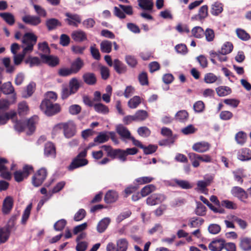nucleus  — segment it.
<instances>
[{
  "instance_id": "obj_1",
  "label": "nucleus",
  "mask_w": 251,
  "mask_h": 251,
  "mask_svg": "<svg viewBox=\"0 0 251 251\" xmlns=\"http://www.w3.org/2000/svg\"><path fill=\"white\" fill-rule=\"evenodd\" d=\"M37 37L32 33H26L22 39L23 51L22 53L15 54L13 56V60L15 65H19L21 63L25 55L31 52L33 50V47L36 44Z\"/></svg>"
},
{
  "instance_id": "obj_2",
  "label": "nucleus",
  "mask_w": 251,
  "mask_h": 251,
  "mask_svg": "<svg viewBox=\"0 0 251 251\" xmlns=\"http://www.w3.org/2000/svg\"><path fill=\"white\" fill-rule=\"evenodd\" d=\"M38 121V117L33 116L28 119L26 122L23 120H16L14 122L15 129L18 132H22L26 127L29 131L28 134H31L35 129L36 124Z\"/></svg>"
},
{
  "instance_id": "obj_3",
  "label": "nucleus",
  "mask_w": 251,
  "mask_h": 251,
  "mask_svg": "<svg viewBox=\"0 0 251 251\" xmlns=\"http://www.w3.org/2000/svg\"><path fill=\"white\" fill-rule=\"evenodd\" d=\"M41 110L47 116H52L61 110L60 105L57 103H53L52 101L45 100L42 101L40 105Z\"/></svg>"
},
{
  "instance_id": "obj_4",
  "label": "nucleus",
  "mask_w": 251,
  "mask_h": 251,
  "mask_svg": "<svg viewBox=\"0 0 251 251\" xmlns=\"http://www.w3.org/2000/svg\"><path fill=\"white\" fill-rule=\"evenodd\" d=\"M55 128L62 129L65 137L67 138L73 137L76 132L75 125L73 121L59 124Z\"/></svg>"
},
{
  "instance_id": "obj_5",
  "label": "nucleus",
  "mask_w": 251,
  "mask_h": 251,
  "mask_svg": "<svg viewBox=\"0 0 251 251\" xmlns=\"http://www.w3.org/2000/svg\"><path fill=\"white\" fill-rule=\"evenodd\" d=\"M87 150H85L80 152L77 156L74 159L68 168L70 170L85 166L88 164V161L85 159L86 155Z\"/></svg>"
},
{
  "instance_id": "obj_6",
  "label": "nucleus",
  "mask_w": 251,
  "mask_h": 251,
  "mask_svg": "<svg viewBox=\"0 0 251 251\" xmlns=\"http://www.w3.org/2000/svg\"><path fill=\"white\" fill-rule=\"evenodd\" d=\"M47 176V170L42 168L38 171L32 177V182L34 186L38 187L41 185Z\"/></svg>"
},
{
  "instance_id": "obj_7",
  "label": "nucleus",
  "mask_w": 251,
  "mask_h": 251,
  "mask_svg": "<svg viewBox=\"0 0 251 251\" xmlns=\"http://www.w3.org/2000/svg\"><path fill=\"white\" fill-rule=\"evenodd\" d=\"M166 199V196L163 194H153L147 199L146 203L149 205H155L163 202Z\"/></svg>"
},
{
  "instance_id": "obj_8",
  "label": "nucleus",
  "mask_w": 251,
  "mask_h": 251,
  "mask_svg": "<svg viewBox=\"0 0 251 251\" xmlns=\"http://www.w3.org/2000/svg\"><path fill=\"white\" fill-rule=\"evenodd\" d=\"M65 16L67 18L65 21L69 25L77 27L78 25L81 23V18L78 14L66 13Z\"/></svg>"
},
{
  "instance_id": "obj_9",
  "label": "nucleus",
  "mask_w": 251,
  "mask_h": 251,
  "mask_svg": "<svg viewBox=\"0 0 251 251\" xmlns=\"http://www.w3.org/2000/svg\"><path fill=\"white\" fill-rule=\"evenodd\" d=\"M231 194L237 197L244 202H247L246 200L248 198V194L243 189L238 186L233 187L231 190Z\"/></svg>"
},
{
  "instance_id": "obj_10",
  "label": "nucleus",
  "mask_w": 251,
  "mask_h": 251,
  "mask_svg": "<svg viewBox=\"0 0 251 251\" xmlns=\"http://www.w3.org/2000/svg\"><path fill=\"white\" fill-rule=\"evenodd\" d=\"M33 168L31 166L26 165L24 167L23 171H17L14 173L15 180L20 182L32 172Z\"/></svg>"
},
{
  "instance_id": "obj_11",
  "label": "nucleus",
  "mask_w": 251,
  "mask_h": 251,
  "mask_svg": "<svg viewBox=\"0 0 251 251\" xmlns=\"http://www.w3.org/2000/svg\"><path fill=\"white\" fill-rule=\"evenodd\" d=\"M71 37L76 42H82L87 40L86 32L81 29L73 31L71 33Z\"/></svg>"
},
{
  "instance_id": "obj_12",
  "label": "nucleus",
  "mask_w": 251,
  "mask_h": 251,
  "mask_svg": "<svg viewBox=\"0 0 251 251\" xmlns=\"http://www.w3.org/2000/svg\"><path fill=\"white\" fill-rule=\"evenodd\" d=\"M22 21L25 24L33 26H36L40 24L41 20L39 16L26 15L22 17Z\"/></svg>"
},
{
  "instance_id": "obj_13",
  "label": "nucleus",
  "mask_w": 251,
  "mask_h": 251,
  "mask_svg": "<svg viewBox=\"0 0 251 251\" xmlns=\"http://www.w3.org/2000/svg\"><path fill=\"white\" fill-rule=\"evenodd\" d=\"M210 148V145L206 142H200L194 144L192 149L194 151L202 153L208 151Z\"/></svg>"
},
{
  "instance_id": "obj_14",
  "label": "nucleus",
  "mask_w": 251,
  "mask_h": 251,
  "mask_svg": "<svg viewBox=\"0 0 251 251\" xmlns=\"http://www.w3.org/2000/svg\"><path fill=\"white\" fill-rule=\"evenodd\" d=\"M237 158L242 161L251 160V151L248 148H243L237 152Z\"/></svg>"
},
{
  "instance_id": "obj_15",
  "label": "nucleus",
  "mask_w": 251,
  "mask_h": 251,
  "mask_svg": "<svg viewBox=\"0 0 251 251\" xmlns=\"http://www.w3.org/2000/svg\"><path fill=\"white\" fill-rule=\"evenodd\" d=\"M225 240L223 239H216L212 241L208 246L211 251H221L224 247Z\"/></svg>"
},
{
  "instance_id": "obj_16",
  "label": "nucleus",
  "mask_w": 251,
  "mask_h": 251,
  "mask_svg": "<svg viewBox=\"0 0 251 251\" xmlns=\"http://www.w3.org/2000/svg\"><path fill=\"white\" fill-rule=\"evenodd\" d=\"M13 206V200L12 197H6L3 202L2 212L6 215L10 213Z\"/></svg>"
},
{
  "instance_id": "obj_17",
  "label": "nucleus",
  "mask_w": 251,
  "mask_h": 251,
  "mask_svg": "<svg viewBox=\"0 0 251 251\" xmlns=\"http://www.w3.org/2000/svg\"><path fill=\"white\" fill-rule=\"evenodd\" d=\"M10 230L7 226H0V245L6 243L10 235Z\"/></svg>"
},
{
  "instance_id": "obj_18",
  "label": "nucleus",
  "mask_w": 251,
  "mask_h": 251,
  "mask_svg": "<svg viewBox=\"0 0 251 251\" xmlns=\"http://www.w3.org/2000/svg\"><path fill=\"white\" fill-rule=\"evenodd\" d=\"M40 56L43 61L50 66H55L59 63V59L56 57L43 54H41Z\"/></svg>"
},
{
  "instance_id": "obj_19",
  "label": "nucleus",
  "mask_w": 251,
  "mask_h": 251,
  "mask_svg": "<svg viewBox=\"0 0 251 251\" xmlns=\"http://www.w3.org/2000/svg\"><path fill=\"white\" fill-rule=\"evenodd\" d=\"M111 222L109 218L106 217L101 220L98 224L97 230L99 233L103 232L107 228Z\"/></svg>"
},
{
  "instance_id": "obj_20",
  "label": "nucleus",
  "mask_w": 251,
  "mask_h": 251,
  "mask_svg": "<svg viewBox=\"0 0 251 251\" xmlns=\"http://www.w3.org/2000/svg\"><path fill=\"white\" fill-rule=\"evenodd\" d=\"M239 247L244 251H251V238L249 237L241 238Z\"/></svg>"
},
{
  "instance_id": "obj_21",
  "label": "nucleus",
  "mask_w": 251,
  "mask_h": 251,
  "mask_svg": "<svg viewBox=\"0 0 251 251\" xmlns=\"http://www.w3.org/2000/svg\"><path fill=\"white\" fill-rule=\"evenodd\" d=\"M44 153L46 156L54 157L56 155L55 148L51 142L47 143L45 146Z\"/></svg>"
},
{
  "instance_id": "obj_22",
  "label": "nucleus",
  "mask_w": 251,
  "mask_h": 251,
  "mask_svg": "<svg viewBox=\"0 0 251 251\" xmlns=\"http://www.w3.org/2000/svg\"><path fill=\"white\" fill-rule=\"evenodd\" d=\"M116 131L123 139H129L131 137L130 133L129 130L123 125H120L117 126L116 127Z\"/></svg>"
},
{
  "instance_id": "obj_23",
  "label": "nucleus",
  "mask_w": 251,
  "mask_h": 251,
  "mask_svg": "<svg viewBox=\"0 0 251 251\" xmlns=\"http://www.w3.org/2000/svg\"><path fill=\"white\" fill-rule=\"evenodd\" d=\"M16 115V112L15 111H10L9 112H4L0 114V124H5L10 119L14 118Z\"/></svg>"
},
{
  "instance_id": "obj_24",
  "label": "nucleus",
  "mask_w": 251,
  "mask_h": 251,
  "mask_svg": "<svg viewBox=\"0 0 251 251\" xmlns=\"http://www.w3.org/2000/svg\"><path fill=\"white\" fill-rule=\"evenodd\" d=\"M118 198L117 193L114 191L110 190L105 194L104 201L106 203H110L116 201Z\"/></svg>"
},
{
  "instance_id": "obj_25",
  "label": "nucleus",
  "mask_w": 251,
  "mask_h": 251,
  "mask_svg": "<svg viewBox=\"0 0 251 251\" xmlns=\"http://www.w3.org/2000/svg\"><path fill=\"white\" fill-rule=\"evenodd\" d=\"M208 16V6L206 5L202 6L199 10L198 13L195 17L192 19H199L202 20L204 19Z\"/></svg>"
},
{
  "instance_id": "obj_26",
  "label": "nucleus",
  "mask_w": 251,
  "mask_h": 251,
  "mask_svg": "<svg viewBox=\"0 0 251 251\" xmlns=\"http://www.w3.org/2000/svg\"><path fill=\"white\" fill-rule=\"evenodd\" d=\"M16 100V95L15 94L13 95L12 96L11 100L10 101H8L4 99H0V110H4L7 109L11 104L14 103L15 102Z\"/></svg>"
},
{
  "instance_id": "obj_27",
  "label": "nucleus",
  "mask_w": 251,
  "mask_h": 251,
  "mask_svg": "<svg viewBox=\"0 0 251 251\" xmlns=\"http://www.w3.org/2000/svg\"><path fill=\"white\" fill-rule=\"evenodd\" d=\"M101 148L103 149L107 153V155L112 159L117 157V153L119 151V149H113L110 146L107 145L102 146Z\"/></svg>"
},
{
  "instance_id": "obj_28",
  "label": "nucleus",
  "mask_w": 251,
  "mask_h": 251,
  "mask_svg": "<svg viewBox=\"0 0 251 251\" xmlns=\"http://www.w3.org/2000/svg\"><path fill=\"white\" fill-rule=\"evenodd\" d=\"M83 65V61L80 58H77L72 63L71 69L74 74H76L81 69Z\"/></svg>"
},
{
  "instance_id": "obj_29",
  "label": "nucleus",
  "mask_w": 251,
  "mask_h": 251,
  "mask_svg": "<svg viewBox=\"0 0 251 251\" xmlns=\"http://www.w3.org/2000/svg\"><path fill=\"white\" fill-rule=\"evenodd\" d=\"M139 6L143 9L150 10L153 6L152 0H137Z\"/></svg>"
},
{
  "instance_id": "obj_30",
  "label": "nucleus",
  "mask_w": 251,
  "mask_h": 251,
  "mask_svg": "<svg viewBox=\"0 0 251 251\" xmlns=\"http://www.w3.org/2000/svg\"><path fill=\"white\" fill-rule=\"evenodd\" d=\"M113 66L115 71L119 74L124 73L126 70V66L117 59L114 60Z\"/></svg>"
},
{
  "instance_id": "obj_31",
  "label": "nucleus",
  "mask_w": 251,
  "mask_h": 251,
  "mask_svg": "<svg viewBox=\"0 0 251 251\" xmlns=\"http://www.w3.org/2000/svg\"><path fill=\"white\" fill-rule=\"evenodd\" d=\"M29 112L28 106L25 101H22L18 104V113L21 116H25L28 114Z\"/></svg>"
},
{
  "instance_id": "obj_32",
  "label": "nucleus",
  "mask_w": 251,
  "mask_h": 251,
  "mask_svg": "<svg viewBox=\"0 0 251 251\" xmlns=\"http://www.w3.org/2000/svg\"><path fill=\"white\" fill-rule=\"evenodd\" d=\"M80 85V81L75 77H74L70 80L69 86L72 93H76L78 90Z\"/></svg>"
},
{
  "instance_id": "obj_33",
  "label": "nucleus",
  "mask_w": 251,
  "mask_h": 251,
  "mask_svg": "<svg viewBox=\"0 0 251 251\" xmlns=\"http://www.w3.org/2000/svg\"><path fill=\"white\" fill-rule=\"evenodd\" d=\"M61 25V23L58 20L54 18L49 19L46 21V26L49 30H53Z\"/></svg>"
},
{
  "instance_id": "obj_34",
  "label": "nucleus",
  "mask_w": 251,
  "mask_h": 251,
  "mask_svg": "<svg viewBox=\"0 0 251 251\" xmlns=\"http://www.w3.org/2000/svg\"><path fill=\"white\" fill-rule=\"evenodd\" d=\"M100 49L103 53H110L112 50V42L108 40L102 41L100 44Z\"/></svg>"
},
{
  "instance_id": "obj_35",
  "label": "nucleus",
  "mask_w": 251,
  "mask_h": 251,
  "mask_svg": "<svg viewBox=\"0 0 251 251\" xmlns=\"http://www.w3.org/2000/svg\"><path fill=\"white\" fill-rule=\"evenodd\" d=\"M116 246L118 251H126L128 247V242L125 238L120 239L117 241Z\"/></svg>"
},
{
  "instance_id": "obj_36",
  "label": "nucleus",
  "mask_w": 251,
  "mask_h": 251,
  "mask_svg": "<svg viewBox=\"0 0 251 251\" xmlns=\"http://www.w3.org/2000/svg\"><path fill=\"white\" fill-rule=\"evenodd\" d=\"M94 108L97 112L102 114H106L109 112L108 107L101 103H95Z\"/></svg>"
},
{
  "instance_id": "obj_37",
  "label": "nucleus",
  "mask_w": 251,
  "mask_h": 251,
  "mask_svg": "<svg viewBox=\"0 0 251 251\" xmlns=\"http://www.w3.org/2000/svg\"><path fill=\"white\" fill-rule=\"evenodd\" d=\"M83 78L84 82L89 85H93L96 82V78L93 73H86L83 75Z\"/></svg>"
},
{
  "instance_id": "obj_38",
  "label": "nucleus",
  "mask_w": 251,
  "mask_h": 251,
  "mask_svg": "<svg viewBox=\"0 0 251 251\" xmlns=\"http://www.w3.org/2000/svg\"><path fill=\"white\" fill-rule=\"evenodd\" d=\"M223 10V5L221 3L216 2L212 4L211 7V14L215 16H217L222 12Z\"/></svg>"
},
{
  "instance_id": "obj_39",
  "label": "nucleus",
  "mask_w": 251,
  "mask_h": 251,
  "mask_svg": "<svg viewBox=\"0 0 251 251\" xmlns=\"http://www.w3.org/2000/svg\"><path fill=\"white\" fill-rule=\"evenodd\" d=\"M216 92L220 97H225L231 93V89L227 86H220L216 88Z\"/></svg>"
},
{
  "instance_id": "obj_40",
  "label": "nucleus",
  "mask_w": 251,
  "mask_h": 251,
  "mask_svg": "<svg viewBox=\"0 0 251 251\" xmlns=\"http://www.w3.org/2000/svg\"><path fill=\"white\" fill-rule=\"evenodd\" d=\"M156 190V187L153 184L145 186L141 190V195L143 197H146Z\"/></svg>"
},
{
  "instance_id": "obj_41",
  "label": "nucleus",
  "mask_w": 251,
  "mask_h": 251,
  "mask_svg": "<svg viewBox=\"0 0 251 251\" xmlns=\"http://www.w3.org/2000/svg\"><path fill=\"white\" fill-rule=\"evenodd\" d=\"M2 63L6 68V71L8 73H12L15 71V68L11 63V60L9 57H5L2 59Z\"/></svg>"
},
{
  "instance_id": "obj_42",
  "label": "nucleus",
  "mask_w": 251,
  "mask_h": 251,
  "mask_svg": "<svg viewBox=\"0 0 251 251\" xmlns=\"http://www.w3.org/2000/svg\"><path fill=\"white\" fill-rule=\"evenodd\" d=\"M32 209V204H29L24 210L21 220V223L23 225L26 224L29 216L30 214V212Z\"/></svg>"
},
{
  "instance_id": "obj_43",
  "label": "nucleus",
  "mask_w": 251,
  "mask_h": 251,
  "mask_svg": "<svg viewBox=\"0 0 251 251\" xmlns=\"http://www.w3.org/2000/svg\"><path fill=\"white\" fill-rule=\"evenodd\" d=\"M203 222L204 220L201 218L194 217L189 220L188 225L191 228L199 227Z\"/></svg>"
},
{
  "instance_id": "obj_44",
  "label": "nucleus",
  "mask_w": 251,
  "mask_h": 251,
  "mask_svg": "<svg viewBox=\"0 0 251 251\" xmlns=\"http://www.w3.org/2000/svg\"><path fill=\"white\" fill-rule=\"evenodd\" d=\"M236 33L237 37L243 41H248L250 39V35L245 30L241 28H237Z\"/></svg>"
},
{
  "instance_id": "obj_45",
  "label": "nucleus",
  "mask_w": 251,
  "mask_h": 251,
  "mask_svg": "<svg viewBox=\"0 0 251 251\" xmlns=\"http://www.w3.org/2000/svg\"><path fill=\"white\" fill-rule=\"evenodd\" d=\"M173 181L177 186L182 189H188L192 187V185L187 180L175 179Z\"/></svg>"
},
{
  "instance_id": "obj_46",
  "label": "nucleus",
  "mask_w": 251,
  "mask_h": 251,
  "mask_svg": "<svg viewBox=\"0 0 251 251\" xmlns=\"http://www.w3.org/2000/svg\"><path fill=\"white\" fill-rule=\"evenodd\" d=\"M175 118L176 120L183 122L188 119V113L186 110H180L176 113Z\"/></svg>"
},
{
  "instance_id": "obj_47",
  "label": "nucleus",
  "mask_w": 251,
  "mask_h": 251,
  "mask_svg": "<svg viewBox=\"0 0 251 251\" xmlns=\"http://www.w3.org/2000/svg\"><path fill=\"white\" fill-rule=\"evenodd\" d=\"M0 16L9 25H12L15 23L14 16L10 13H1Z\"/></svg>"
},
{
  "instance_id": "obj_48",
  "label": "nucleus",
  "mask_w": 251,
  "mask_h": 251,
  "mask_svg": "<svg viewBox=\"0 0 251 251\" xmlns=\"http://www.w3.org/2000/svg\"><path fill=\"white\" fill-rule=\"evenodd\" d=\"M109 139V136L106 132H100L94 139V142L99 144L103 143L107 141Z\"/></svg>"
},
{
  "instance_id": "obj_49",
  "label": "nucleus",
  "mask_w": 251,
  "mask_h": 251,
  "mask_svg": "<svg viewBox=\"0 0 251 251\" xmlns=\"http://www.w3.org/2000/svg\"><path fill=\"white\" fill-rule=\"evenodd\" d=\"M188 157L194 167L197 168L200 166V161L198 154L190 152L188 153Z\"/></svg>"
},
{
  "instance_id": "obj_50",
  "label": "nucleus",
  "mask_w": 251,
  "mask_h": 251,
  "mask_svg": "<svg viewBox=\"0 0 251 251\" xmlns=\"http://www.w3.org/2000/svg\"><path fill=\"white\" fill-rule=\"evenodd\" d=\"M141 98L139 96H134L128 101V106L130 108H136L141 103Z\"/></svg>"
},
{
  "instance_id": "obj_51",
  "label": "nucleus",
  "mask_w": 251,
  "mask_h": 251,
  "mask_svg": "<svg viewBox=\"0 0 251 251\" xmlns=\"http://www.w3.org/2000/svg\"><path fill=\"white\" fill-rule=\"evenodd\" d=\"M235 138L237 144L243 145L246 141L247 135L243 131H239L236 134Z\"/></svg>"
},
{
  "instance_id": "obj_52",
  "label": "nucleus",
  "mask_w": 251,
  "mask_h": 251,
  "mask_svg": "<svg viewBox=\"0 0 251 251\" xmlns=\"http://www.w3.org/2000/svg\"><path fill=\"white\" fill-rule=\"evenodd\" d=\"M1 90L5 94H9L14 92V89L11 83L7 82L1 86Z\"/></svg>"
},
{
  "instance_id": "obj_53",
  "label": "nucleus",
  "mask_w": 251,
  "mask_h": 251,
  "mask_svg": "<svg viewBox=\"0 0 251 251\" xmlns=\"http://www.w3.org/2000/svg\"><path fill=\"white\" fill-rule=\"evenodd\" d=\"M233 48V45L231 43L226 42L222 46L220 51L222 54H227L232 51Z\"/></svg>"
},
{
  "instance_id": "obj_54",
  "label": "nucleus",
  "mask_w": 251,
  "mask_h": 251,
  "mask_svg": "<svg viewBox=\"0 0 251 251\" xmlns=\"http://www.w3.org/2000/svg\"><path fill=\"white\" fill-rule=\"evenodd\" d=\"M36 84L34 82H30L26 88L25 93L23 94V97L25 98L29 97L32 95L35 88Z\"/></svg>"
},
{
  "instance_id": "obj_55",
  "label": "nucleus",
  "mask_w": 251,
  "mask_h": 251,
  "mask_svg": "<svg viewBox=\"0 0 251 251\" xmlns=\"http://www.w3.org/2000/svg\"><path fill=\"white\" fill-rule=\"evenodd\" d=\"M192 35L197 38H201L203 34L204 31L201 26H195L191 30Z\"/></svg>"
},
{
  "instance_id": "obj_56",
  "label": "nucleus",
  "mask_w": 251,
  "mask_h": 251,
  "mask_svg": "<svg viewBox=\"0 0 251 251\" xmlns=\"http://www.w3.org/2000/svg\"><path fill=\"white\" fill-rule=\"evenodd\" d=\"M136 121H141L148 117V113L143 110H138L134 114Z\"/></svg>"
},
{
  "instance_id": "obj_57",
  "label": "nucleus",
  "mask_w": 251,
  "mask_h": 251,
  "mask_svg": "<svg viewBox=\"0 0 251 251\" xmlns=\"http://www.w3.org/2000/svg\"><path fill=\"white\" fill-rule=\"evenodd\" d=\"M206 207L201 203L197 202V207L195 209V213L199 216H202L206 214Z\"/></svg>"
},
{
  "instance_id": "obj_58",
  "label": "nucleus",
  "mask_w": 251,
  "mask_h": 251,
  "mask_svg": "<svg viewBox=\"0 0 251 251\" xmlns=\"http://www.w3.org/2000/svg\"><path fill=\"white\" fill-rule=\"evenodd\" d=\"M212 179V177L211 176L205 180L198 181L197 182V186L198 188L200 190L203 191L205 188L210 184Z\"/></svg>"
},
{
  "instance_id": "obj_59",
  "label": "nucleus",
  "mask_w": 251,
  "mask_h": 251,
  "mask_svg": "<svg viewBox=\"0 0 251 251\" xmlns=\"http://www.w3.org/2000/svg\"><path fill=\"white\" fill-rule=\"evenodd\" d=\"M26 63L29 64L31 67L38 66L41 63V60L37 57H28L25 60Z\"/></svg>"
},
{
  "instance_id": "obj_60",
  "label": "nucleus",
  "mask_w": 251,
  "mask_h": 251,
  "mask_svg": "<svg viewBox=\"0 0 251 251\" xmlns=\"http://www.w3.org/2000/svg\"><path fill=\"white\" fill-rule=\"evenodd\" d=\"M154 179L153 177L151 176H143L136 178L135 181L139 185H142L151 182Z\"/></svg>"
},
{
  "instance_id": "obj_61",
  "label": "nucleus",
  "mask_w": 251,
  "mask_h": 251,
  "mask_svg": "<svg viewBox=\"0 0 251 251\" xmlns=\"http://www.w3.org/2000/svg\"><path fill=\"white\" fill-rule=\"evenodd\" d=\"M217 79V76L213 73L206 74L204 78V81L206 83H213L216 82Z\"/></svg>"
},
{
  "instance_id": "obj_62",
  "label": "nucleus",
  "mask_w": 251,
  "mask_h": 251,
  "mask_svg": "<svg viewBox=\"0 0 251 251\" xmlns=\"http://www.w3.org/2000/svg\"><path fill=\"white\" fill-rule=\"evenodd\" d=\"M92 56L96 60H100V58L99 50L96 48V44H93L90 48Z\"/></svg>"
},
{
  "instance_id": "obj_63",
  "label": "nucleus",
  "mask_w": 251,
  "mask_h": 251,
  "mask_svg": "<svg viewBox=\"0 0 251 251\" xmlns=\"http://www.w3.org/2000/svg\"><path fill=\"white\" fill-rule=\"evenodd\" d=\"M81 110V107L78 104H73L69 108V113L71 115H75L79 114Z\"/></svg>"
},
{
  "instance_id": "obj_64",
  "label": "nucleus",
  "mask_w": 251,
  "mask_h": 251,
  "mask_svg": "<svg viewBox=\"0 0 251 251\" xmlns=\"http://www.w3.org/2000/svg\"><path fill=\"white\" fill-rule=\"evenodd\" d=\"M83 26L87 29L93 28L95 24V21L92 18H88L86 20H84L82 23Z\"/></svg>"
}]
</instances>
